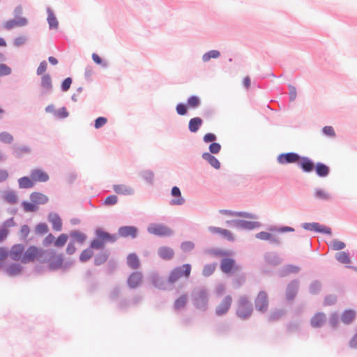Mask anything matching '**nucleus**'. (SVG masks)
Listing matches in <instances>:
<instances>
[{
	"mask_svg": "<svg viewBox=\"0 0 357 357\" xmlns=\"http://www.w3.org/2000/svg\"><path fill=\"white\" fill-rule=\"evenodd\" d=\"M330 246L333 250H341L346 247V245L342 241L334 239L331 242Z\"/></svg>",
	"mask_w": 357,
	"mask_h": 357,
	"instance_id": "nucleus-56",
	"label": "nucleus"
},
{
	"mask_svg": "<svg viewBox=\"0 0 357 357\" xmlns=\"http://www.w3.org/2000/svg\"><path fill=\"white\" fill-rule=\"evenodd\" d=\"M28 24V20L26 17H20L19 19H13L8 20L4 23L3 27L7 30H10L15 26H24Z\"/></svg>",
	"mask_w": 357,
	"mask_h": 357,
	"instance_id": "nucleus-24",
	"label": "nucleus"
},
{
	"mask_svg": "<svg viewBox=\"0 0 357 357\" xmlns=\"http://www.w3.org/2000/svg\"><path fill=\"white\" fill-rule=\"evenodd\" d=\"M208 231L212 234L220 235L222 238L226 239L229 242H234L235 241L233 234L228 229L215 226H210L208 227Z\"/></svg>",
	"mask_w": 357,
	"mask_h": 357,
	"instance_id": "nucleus-14",
	"label": "nucleus"
},
{
	"mask_svg": "<svg viewBox=\"0 0 357 357\" xmlns=\"http://www.w3.org/2000/svg\"><path fill=\"white\" fill-rule=\"evenodd\" d=\"M220 56V52L216 50H210L202 55V60L204 63L208 62L211 59H218Z\"/></svg>",
	"mask_w": 357,
	"mask_h": 357,
	"instance_id": "nucleus-42",
	"label": "nucleus"
},
{
	"mask_svg": "<svg viewBox=\"0 0 357 357\" xmlns=\"http://www.w3.org/2000/svg\"><path fill=\"white\" fill-rule=\"evenodd\" d=\"M299 288V281L298 280H291L286 289V298L288 301H293L296 296Z\"/></svg>",
	"mask_w": 357,
	"mask_h": 357,
	"instance_id": "nucleus-16",
	"label": "nucleus"
},
{
	"mask_svg": "<svg viewBox=\"0 0 357 357\" xmlns=\"http://www.w3.org/2000/svg\"><path fill=\"white\" fill-rule=\"evenodd\" d=\"M139 176L149 184L153 185L154 180V173L151 170H144L139 173Z\"/></svg>",
	"mask_w": 357,
	"mask_h": 357,
	"instance_id": "nucleus-48",
	"label": "nucleus"
},
{
	"mask_svg": "<svg viewBox=\"0 0 357 357\" xmlns=\"http://www.w3.org/2000/svg\"><path fill=\"white\" fill-rule=\"evenodd\" d=\"M314 169L319 177L324 178L328 176L330 168L328 165L322 162H317L314 165Z\"/></svg>",
	"mask_w": 357,
	"mask_h": 357,
	"instance_id": "nucleus-32",
	"label": "nucleus"
},
{
	"mask_svg": "<svg viewBox=\"0 0 357 357\" xmlns=\"http://www.w3.org/2000/svg\"><path fill=\"white\" fill-rule=\"evenodd\" d=\"M188 105L186 103L179 102L176 105V111L180 116H185L188 114Z\"/></svg>",
	"mask_w": 357,
	"mask_h": 357,
	"instance_id": "nucleus-58",
	"label": "nucleus"
},
{
	"mask_svg": "<svg viewBox=\"0 0 357 357\" xmlns=\"http://www.w3.org/2000/svg\"><path fill=\"white\" fill-rule=\"evenodd\" d=\"M255 309L261 312L265 313L268 307V298L266 291H260L255 300Z\"/></svg>",
	"mask_w": 357,
	"mask_h": 357,
	"instance_id": "nucleus-10",
	"label": "nucleus"
},
{
	"mask_svg": "<svg viewBox=\"0 0 357 357\" xmlns=\"http://www.w3.org/2000/svg\"><path fill=\"white\" fill-rule=\"evenodd\" d=\"M300 158L301 155L295 152L283 153L278 156L277 161L281 165L297 163Z\"/></svg>",
	"mask_w": 357,
	"mask_h": 357,
	"instance_id": "nucleus-11",
	"label": "nucleus"
},
{
	"mask_svg": "<svg viewBox=\"0 0 357 357\" xmlns=\"http://www.w3.org/2000/svg\"><path fill=\"white\" fill-rule=\"evenodd\" d=\"M297 164L304 172H311L314 167V162L306 156H301Z\"/></svg>",
	"mask_w": 357,
	"mask_h": 357,
	"instance_id": "nucleus-20",
	"label": "nucleus"
},
{
	"mask_svg": "<svg viewBox=\"0 0 357 357\" xmlns=\"http://www.w3.org/2000/svg\"><path fill=\"white\" fill-rule=\"evenodd\" d=\"M340 317L337 312H333L330 315L329 324L333 328H336L339 323Z\"/></svg>",
	"mask_w": 357,
	"mask_h": 357,
	"instance_id": "nucleus-62",
	"label": "nucleus"
},
{
	"mask_svg": "<svg viewBox=\"0 0 357 357\" xmlns=\"http://www.w3.org/2000/svg\"><path fill=\"white\" fill-rule=\"evenodd\" d=\"M186 105L190 109H197L201 105V99L199 96L192 95L188 98Z\"/></svg>",
	"mask_w": 357,
	"mask_h": 357,
	"instance_id": "nucleus-41",
	"label": "nucleus"
},
{
	"mask_svg": "<svg viewBox=\"0 0 357 357\" xmlns=\"http://www.w3.org/2000/svg\"><path fill=\"white\" fill-rule=\"evenodd\" d=\"M118 202V197L114 195H109L102 202V204L105 206H114Z\"/></svg>",
	"mask_w": 357,
	"mask_h": 357,
	"instance_id": "nucleus-59",
	"label": "nucleus"
},
{
	"mask_svg": "<svg viewBox=\"0 0 357 357\" xmlns=\"http://www.w3.org/2000/svg\"><path fill=\"white\" fill-rule=\"evenodd\" d=\"M202 158L206 161L214 169H220V162L218 160V159L213 155V154H211L208 152H204L202 154Z\"/></svg>",
	"mask_w": 357,
	"mask_h": 357,
	"instance_id": "nucleus-29",
	"label": "nucleus"
},
{
	"mask_svg": "<svg viewBox=\"0 0 357 357\" xmlns=\"http://www.w3.org/2000/svg\"><path fill=\"white\" fill-rule=\"evenodd\" d=\"M95 236L96 238L90 243V248L95 250L102 249L105 243H114L118 240L116 234H109L100 227L96 229Z\"/></svg>",
	"mask_w": 357,
	"mask_h": 357,
	"instance_id": "nucleus-1",
	"label": "nucleus"
},
{
	"mask_svg": "<svg viewBox=\"0 0 357 357\" xmlns=\"http://www.w3.org/2000/svg\"><path fill=\"white\" fill-rule=\"evenodd\" d=\"M147 231L149 234L160 237H168L174 234L173 230L162 223H153L150 225Z\"/></svg>",
	"mask_w": 357,
	"mask_h": 357,
	"instance_id": "nucleus-7",
	"label": "nucleus"
},
{
	"mask_svg": "<svg viewBox=\"0 0 357 357\" xmlns=\"http://www.w3.org/2000/svg\"><path fill=\"white\" fill-rule=\"evenodd\" d=\"M171 195L174 197L169 202L171 206H181L185 202L184 197L181 195L180 188L177 186L172 188Z\"/></svg>",
	"mask_w": 357,
	"mask_h": 357,
	"instance_id": "nucleus-17",
	"label": "nucleus"
},
{
	"mask_svg": "<svg viewBox=\"0 0 357 357\" xmlns=\"http://www.w3.org/2000/svg\"><path fill=\"white\" fill-rule=\"evenodd\" d=\"M22 271V266L17 263L9 265L4 269V272L9 276H15L20 274Z\"/></svg>",
	"mask_w": 357,
	"mask_h": 357,
	"instance_id": "nucleus-37",
	"label": "nucleus"
},
{
	"mask_svg": "<svg viewBox=\"0 0 357 357\" xmlns=\"http://www.w3.org/2000/svg\"><path fill=\"white\" fill-rule=\"evenodd\" d=\"M284 314V311L282 310H276L272 312L268 316V320L270 321H274L280 319Z\"/></svg>",
	"mask_w": 357,
	"mask_h": 357,
	"instance_id": "nucleus-57",
	"label": "nucleus"
},
{
	"mask_svg": "<svg viewBox=\"0 0 357 357\" xmlns=\"http://www.w3.org/2000/svg\"><path fill=\"white\" fill-rule=\"evenodd\" d=\"M335 259L337 261L343 264H347L351 262L349 254L345 252H340L335 254Z\"/></svg>",
	"mask_w": 357,
	"mask_h": 357,
	"instance_id": "nucleus-49",
	"label": "nucleus"
},
{
	"mask_svg": "<svg viewBox=\"0 0 357 357\" xmlns=\"http://www.w3.org/2000/svg\"><path fill=\"white\" fill-rule=\"evenodd\" d=\"M24 251V246L22 244H15L12 246L10 251V258L14 261L22 260Z\"/></svg>",
	"mask_w": 357,
	"mask_h": 357,
	"instance_id": "nucleus-23",
	"label": "nucleus"
},
{
	"mask_svg": "<svg viewBox=\"0 0 357 357\" xmlns=\"http://www.w3.org/2000/svg\"><path fill=\"white\" fill-rule=\"evenodd\" d=\"M92 249L93 248H91L89 247V248L84 250L81 252V254L79 255L80 261L86 262L92 257V256L93 255V252Z\"/></svg>",
	"mask_w": 357,
	"mask_h": 357,
	"instance_id": "nucleus-51",
	"label": "nucleus"
},
{
	"mask_svg": "<svg viewBox=\"0 0 357 357\" xmlns=\"http://www.w3.org/2000/svg\"><path fill=\"white\" fill-rule=\"evenodd\" d=\"M48 226L45 222H40L38 224L36 227V232L38 234H45L48 232Z\"/></svg>",
	"mask_w": 357,
	"mask_h": 357,
	"instance_id": "nucleus-63",
	"label": "nucleus"
},
{
	"mask_svg": "<svg viewBox=\"0 0 357 357\" xmlns=\"http://www.w3.org/2000/svg\"><path fill=\"white\" fill-rule=\"evenodd\" d=\"M235 223L237 225L238 229H244L249 231L258 228L261 226V223L259 222L248 221L241 219H238V221L236 222Z\"/></svg>",
	"mask_w": 357,
	"mask_h": 357,
	"instance_id": "nucleus-21",
	"label": "nucleus"
},
{
	"mask_svg": "<svg viewBox=\"0 0 357 357\" xmlns=\"http://www.w3.org/2000/svg\"><path fill=\"white\" fill-rule=\"evenodd\" d=\"M70 236L72 237L73 241L75 240L80 243H83L86 238V236L84 234L81 233L79 231H71Z\"/></svg>",
	"mask_w": 357,
	"mask_h": 357,
	"instance_id": "nucleus-55",
	"label": "nucleus"
},
{
	"mask_svg": "<svg viewBox=\"0 0 357 357\" xmlns=\"http://www.w3.org/2000/svg\"><path fill=\"white\" fill-rule=\"evenodd\" d=\"M219 212L221 214L227 215L230 216L241 217L253 220L258 219V216L255 213L245 211H234L231 210L221 209L220 210Z\"/></svg>",
	"mask_w": 357,
	"mask_h": 357,
	"instance_id": "nucleus-18",
	"label": "nucleus"
},
{
	"mask_svg": "<svg viewBox=\"0 0 357 357\" xmlns=\"http://www.w3.org/2000/svg\"><path fill=\"white\" fill-rule=\"evenodd\" d=\"M68 236L66 234H61L55 241L54 245L56 247H63L67 242Z\"/></svg>",
	"mask_w": 357,
	"mask_h": 357,
	"instance_id": "nucleus-60",
	"label": "nucleus"
},
{
	"mask_svg": "<svg viewBox=\"0 0 357 357\" xmlns=\"http://www.w3.org/2000/svg\"><path fill=\"white\" fill-rule=\"evenodd\" d=\"M268 231H272V232H280V233L293 232V231H294V228L289 227V226H281V227L271 226L268 228Z\"/></svg>",
	"mask_w": 357,
	"mask_h": 357,
	"instance_id": "nucleus-50",
	"label": "nucleus"
},
{
	"mask_svg": "<svg viewBox=\"0 0 357 357\" xmlns=\"http://www.w3.org/2000/svg\"><path fill=\"white\" fill-rule=\"evenodd\" d=\"M208 150V153L211 154H218L221 150V145L220 144L214 142L209 145Z\"/></svg>",
	"mask_w": 357,
	"mask_h": 357,
	"instance_id": "nucleus-64",
	"label": "nucleus"
},
{
	"mask_svg": "<svg viewBox=\"0 0 357 357\" xmlns=\"http://www.w3.org/2000/svg\"><path fill=\"white\" fill-rule=\"evenodd\" d=\"M47 22L49 24L50 29H56L59 26L58 20L50 8H47Z\"/></svg>",
	"mask_w": 357,
	"mask_h": 357,
	"instance_id": "nucleus-38",
	"label": "nucleus"
},
{
	"mask_svg": "<svg viewBox=\"0 0 357 357\" xmlns=\"http://www.w3.org/2000/svg\"><path fill=\"white\" fill-rule=\"evenodd\" d=\"M113 190L116 193L123 195H132L135 193L132 187L123 184L114 185Z\"/></svg>",
	"mask_w": 357,
	"mask_h": 357,
	"instance_id": "nucleus-31",
	"label": "nucleus"
},
{
	"mask_svg": "<svg viewBox=\"0 0 357 357\" xmlns=\"http://www.w3.org/2000/svg\"><path fill=\"white\" fill-rule=\"evenodd\" d=\"M142 280V274L140 272H132L128 277L127 283L130 288H136Z\"/></svg>",
	"mask_w": 357,
	"mask_h": 357,
	"instance_id": "nucleus-27",
	"label": "nucleus"
},
{
	"mask_svg": "<svg viewBox=\"0 0 357 357\" xmlns=\"http://www.w3.org/2000/svg\"><path fill=\"white\" fill-rule=\"evenodd\" d=\"M356 316L355 310L349 309L344 310L341 314V321L347 325H349L353 322Z\"/></svg>",
	"mask_w": 357,
	"mask_h": 357,
	"instance_id": "nucleus-34",
	"label": "nucleus"
},
{
	"mask_svg": "<svg viewBox=\"0 0 357 357\" xmlns=\"http://www.w3.org/2000/svg\"><path fill=\"white\" fill-rule=\"evenodd\" d=\"M116 234L118 237H130L134 239L138 236V229L135 226H122L119 228L118 233Z\"/></svg>",
	"mask_w": 357,
	"mask_h": 357,
	"instance_id": "nucleus-12",
	"label": "nucleus"
},
{
	"mask_svg": "<svg viewBox=\"0 0 357 357\" xmlns=\"http://www.w3.org/2000/svg\"><path fill=\"white\" fill-rule=\"evenodd\" d=\"M110 255L109 250H103L98 253L94 257V264L96 266H100L105 264Z\"/></svg>",
	"mask_w": 357,
	"mask_h": 357,
	"instance_id": "nucleus-36",
	"label": "nucleus"
},
{
	"mask_svg": "<svg viewBox=\"0 0 357 357\" xmlns=\"http://www.w3.org/2000/svg\"><path fill=\"white\" fill-rule=\"evenodd\" d=\"M152 284L157 288L165 289V282L158 273H153L151 275Z\"/></svg>",
	"mask_w": 357,
	"mask_h": 357,
	"instance_id": "nucleus-47",
	"label": "nucleus"
},
{
	"mask_svg": "<svg viewBox=\"0 0 357 357\" xmlns=\"http://www.w3.org/2000/svg\"><path fill=\"white\" fill-rule=\"evenodd\" d=\"M215 264H206L202 270V275L205 277L211 275L215 270Z\"/></svg>",
	"mask_w": 357,
	"mask_h": 357,
	"instance_id": "nucleus-54",
	"label": "nucleus"
},
{
	"mask_svg": "<svg viewBox=\"0 0 357 357\" xmlns=\"http://www.w3.org/2000/svg\"><path fill=\"white\" fill-rule=\"evenodd\" d=\"M158 255L162 259L168 261L174 257V251L170 247L162 246L158 248Z\"/></svg>",
	"mask_w": 357,
	"mask_h": 357,
	"instance_id": "nucleus-28",
	"label": "nucleus"
},
{
	"mask_svg": "<svg viewBox=\"0 0 357 357\" xmlns=\"http://www.w3.org/2000/svg\"><path fill=\"white\" fill-rule=\"evenodd\" d=\"M301 227L307 231H313L328 235L332 234V230L329 227L320 225L318 222H304L301 224Z\"/></svg>",
	"mask_w": 357,
	"mask_h": 357,
	"instance_id": "nucleus-8",
	"label": "nucleus"
},
{
	"mask_svg": "<svg viewBox=\"0 0 357 357\" xmlns=\"http://www.w3.org/2000/svg\"><path fill=\"white\" fill-rule=\"evenodd\" d=\"M203 124V120L200 117H194L188 122V130L192 133H196Z\"/></svg>",
	"mask_w": 357,
	"mask_h": 357,
	"instance_id": "nucleus-35",
	"label": "nucleus"
},
{
	"mask_svg": "<svg viewBox=\"0 0 357 357\" xmlns=\"http://www.w3.org/2000/svg\"><path fill=\"white\" fill-rule=\"evenodd\" d=\"M13 155L17 158H21L24 154L31 153V149L28 146H13Z\"/></svg>",
	"mask_w": 357,
	"mask_h": 357,
	"instance_id": "nucleus-43",
	"label": "nucleus"
},
{
	"mask_svg": "<svg viewBox=\"0 0 357 357\" xmlns=\"http://www.w3.org/2000/svg\"><path fill=\"white\" fill-rule=\"evenodd\" d=\"M46 251L52 252L51 255H44L43 259H48L49 267L52 270H57L61 268L63 264V255L61 254L56 255L55 251L51 249L45 250Z\"/></svg>",
	"mask_w": 357,
	"mask_h": 357,
	"instance_id": "nucleus-9",
	"label": "nucleus"
},
{
	"mask_svg": "<svg viewBox=\"0 0 357 357\" xmlns=\"http://www.w3.org/2000/svg\"><path fill=\"white\" fill-rule=\"evenodd\" d=\"M52 252L46 251L42 248H38L36 246L31 245L26 251H24L22 257V263L27 264L33 261L36 259H43L44 255H51Z\"/></svg>",
	"mask_w": 357,
	"mask_h": 357,
	"instance_id": "nucleus-4",
	"label": "nucleus"
},
{
	"mask_svg": "<svg viewBox=\"0 0 357 357\" xmlns=\"http://www.w3.org/2000/svg\"><path fill=\"white\" fill-rule=\"evenodd\" d=\"M30 176L33 182H47L50 178L47 173L40 169H33Z\"/></svg>",
	"mask_w": 357,
	"mask_h": 357,
	"instance_id": "nucleus-22",
	"label": "nucleus"
},
{
	"mask_svg": "<svg viewBox=\"0 0 357 357\" xmlns=\"http://www.w3.org/2000/svg\"><path fill=\"white\" fill-rule=\"evenodd\" d=\"M264 259L267 264L272 266H276L280 264L283 261L280 255L274 251L265 252Z\"/></svg>",
	"mask_w": 357,
	"mask_h": 357,
	"instance_id": "nucleus-15",
	"label": "nucleus"
},
{
	"mask_svg": "<svg viewBox=\"0 0 357 357\" xmlns=\"http://www.w3.org/2000/svg\"><path fill=\"white\" fill-rule=\"evenodd\" d=\"M321 282L319 280H314L309 287V291L311 294H318L321 290Z\"/></svg>",
	"mask_w": 357,
	"mask_h": 357,
	"instance_id": "nucleus-53",
	"label": "nucleus"
},
{
	"mask_svg": "<svg viewBox=\"0 0 357 357\" xmlns=\"http://www.w3.org/2000/svg\"><path fill=\"white\" fill-rule=\"evenodd\" d=\"M18 184L20 188L29 189L33 187V181L31 178L23 176L18 179Z\"/></svg>",
	"mask_w": 357,
	"mask_h": 357,
	"instance_id": "nucleus-45",
	"label": "nucleus"
},
{
	"mask_svg": "<svg viewBox=\"0 0 357 357\" xmlns=\"http://www.w3.org/2000/svg\"><path fill=\"white\" fill-rule=\"evenodd\" d=\"M191 268L190 264H185L174 268L169 273L168 278L169 282L173 284L181 277L188 278L190 275Z\"/></svg>",
	"mask_w": 357,
	"mask_h": 357,
	"instance_id": "nucleus-6",
	"label": "nucleus"
},
{
	"mask_svg": "<svg viewBox=\"0 0 357 357\" xmlns=\"http://www.w3.org/2000/svg\"><path fill=\"white\" fill-rule=\"evenodd\" d=\"M231 296L229 295L226 296L221 303L215 307V314L217 316L226 314L231 307Z\"/></svg>",
	"mask_w": 357,
	"mask_h": 357,
	"instance_id": "nucleus-13",
	"label": "nucleus"
},
{
	"mask_svg": "<svg viewBox=\"0 0 357 357\" xmlns=\"http://www.w3.org/2000/svg\"><path fill=\"white\" fill-rule=\"evenodd\" d=\"M40 86L43 90V93H50L52 91V82L50 74L46 73L42 75Z\"/></svg>",
	"mask_w": 357,
	"mask_h": 357,
	"instance_id": "nucleus-26",
	"label": "nucleus"
},
{
	"mask_svg": "<svg viewBox=\"0 0 357 357\" xmlns=\"http://www.w3.org/2000/svg\"><path fill=\"white\" fill-rule=\"evenodd\" d=\"M253 311L252 304L245 296H241L238 299L236 315L242 320H246L251 316Z\"/></svg>",
	"mask_w": 357,
	"mask_h": 357,
	"instance_id": "nucleus-5",
	"label": "nucleus"
},
{
	"mask_svg": "<svg viewBox=\"0 0 357 357\" xmlns=\"http://www.w3.org/2000/svg\"><path fill=\"white\" fill-rule=\"evenodd\" d=\"M188 296L186 294H182L174 302V309L176 310H179L185 307L187 304Z\"/></svg>",
	"mask_w": 357,
	"mask_h": 357,
	"instance_id": "nucleus-46",
	"label": "nucleus"
},
{
	"mask_svg": "<svg viewBox=\"0 0 357 357\" xmlns=\"http://www.w3.org/2000/svg\"><path fill=\"white\" fill-rule=\"evenodd\" d=\"M3 199L10 204H15L17 202V196L13 190L6 191L3 194Z\"/></svg>",
	"mask_w": 357,
	"mask_h": 357,
	"instance_id": "nucleus-44",
	"label": "nucleus"
},
{
	"mask_svg": "<svg viewBox=\"0 0 357 357\" xmlns=\"http://www.w3.org/2000/svg\"><path fill=\"white\" fill-rule=\"evenodd\" d=\"M235 265V260L232 258H223L220 263V269L225 273L231 272Z\"/></svg>",
	"mask_w": 357,
	"mask_h": 357,
	"instance_id": "nucleus-33",
	"label": "nucleus"
},
{
	"mask_svg": "<svg viewBox=\"0 0 357 357\" xmlns=\"http://www.w3.org/2000/svg\"><path fill=\"white\" fill-rule=\"evenodd\" d=\"M326 321L327 318L324 312H317L311 318L310 325L312 328H321L326 324Z\"/></svg>",
	"mask_w": 357,
	"mask_h": 357,
	"instance_id": "nucleus-19",
	"label": "nucleus"
},
{
	"mask_svg": "<svg viewBox=\"0 0 357 357\" xmlns=\"http://www.w3.org/2000/svg\"><path fill=\"white\" fill-rule=\"evenodd\" d=\"M192 301L194 306L202 312L208 308V293L206 288L200 287L194 289L192 293Z\"/></svg>",
	"mask_w": 357,
	"mask_h": 357,
	"instance_id": "nucleus-3",
	"label": "nucleus"
},
{
	"mask_svg": "<svg viewBox=\"0 0 357 357\" xmlns=\"http://www.w3.org/2000/svg\"><path fill=\"white\" fill-rule=\"evenodd\" d=\"M47 219L48 221L52 223L54 230L60 231L62 229V220L58 213L53 212L50 213Z\"/></svg>",
	"mask_w": 357,
	"mask_h": 357,
	"instance_id": "nucleus-25",
	"label": "nucleus"
},
{
	"mask_svg": "<svg viewBox=\"0 0 357 357\" xmlns=\"http://www.w3.org/2000/svg\"><path fill=\"white\" fill-rule=\"evenodd\" d=\"M299 271L300 267L293 264H287L278 271V275L284 278L291 273H298Z\"/></svg>",
	"mask_w": 357,
	"mask_h": 357,
	"instance_id": "nucleus-30",
	"label": "nucleus"
},
{
	"mask_svg": "<svg viewBox=\"0 0 357 357\" xmlns=\"http://www.w3.org/2000/svg\"><path fill=\"white\" fill-rule=\"evenodd\" d=\"M314 197L315 199L321 201H330L332 199V196L321 188H316L314 193Z\"/></svg>",
	"mask_w": 357,
	"mask_h": 357,
	"instance_id": "nucleus-39",
	"label": "nucleus"
},
{
	"mask_svg": "<svg viewBox=\"0 0 357 357\" xmlns=\"http://www.w3.org/2000/svg\"><path fill=\"white\" fill-rule=\"evenodd\" d=\"M127 264L132 269H137L139 268L140 263L139 258L135 253H130L128 255Z\"/></svg>",
	"mask_w": 357,
	"mask_h": 357,
	"instance_id": "nucleus-40",
	"label": "nucleus"
},
{
	"mask_svg": "<svg viewBox=\"0 0 357 357\" xmlns=\"http://www.w3.org/2000/svg\"><path fill=\"white\" fill-rule=\"evenodd\" d=\"M195 248V243L190 241H183L181 244V249L184 252H188Z\"/></svg>",
	"mask_w": 357,
	"mask_h": 357,
	"instance_id": "nucleus-61",
	"label": "nucleus"
},
{
	"mask_svg": "<svg viewBox=\"0 0 357 357\" xmlns=\"http://www.w3.org/2000/svg\"><path fill=\"white\" fill-rule=\"evenodd\" d=\"M14 140L13 136L8 132L3 131L0 132V142L4 144H10Z\"/></svg>",
	"mask_w": 357,
	"mask_h": 357,
	"instance_id": "nucleus-52",
	"label": "nucleus"
},
{
	"mask_svg": "<svg viewBox=\"0 0 357 357\" xmlns=\"http://www.w3.org/2000/svg\"><path fill=\"white\" fill-rule=\"evenodd\" d=\"M31 202L23 201L21 204L25 212H36L38 210V205L45 204L48 202L49 198L47 195L39 192H33L29 195Z\"/></svg>",
	"mask_w": 357,
	"mask_h": 357,
	"instance_id": "nucleus-2",
	"label": "nucleus"
}]
</instances>
